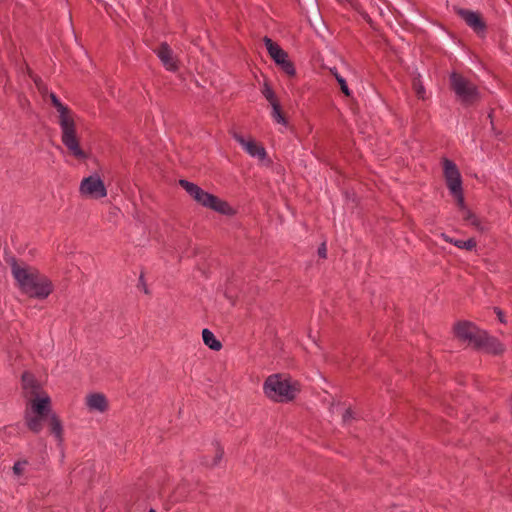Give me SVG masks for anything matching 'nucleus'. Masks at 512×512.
<instances>
[{"label":"nucleus","mask_w":512,"mask_h":512,"mask_svg":"<svg viewBox=\"0 0 512 512\" xmlns=\"http://www.w3.org/2000/svg\"><path fill=\"white\" fill-rule=\"evenodd\" d=\"M11 272L20 290L31 298L46 299L54 290L52 281L36 268L20 265L16 259L10 262Z\"/></svg>","instance_id":"f257e3e1"},{"label":"nucleus","mask_w":512,"mask_h":512,"mask_svg":"<svg viewBox=\"0 0 512 512\" xmlns=\"http://www.w3.org/2000/svg\"><path fill=\"white\" fill-rule=\"evenodd\" d=\"M51 104L58 112V124L61 129V141L69 153L76 159L83 160L87 154L80 146V140L77 135L75 113L64 105L55 93L48 94Z\"/></svg>","instance_id":"f03ea898"},{"label":"nucleus","mask_w":512,"mask_h":512,"mask_svg":"<svg viewBox=\"0 0 512 512\" xmlns=\"http://www.w3.org/2000/svg\"><path fill=\"white\" fill-rule=\"evenodd\" d=\"M179 185L201 206L218 212L222 215H233L235 211L227 201L204 191L198 185L185 180H179Z\"/></svg>","instance_id":"7ed1b4c3"},{"label":"nucleus","mask_w":512,"mask_h":512,"mask_svg":"<svg viewBox=\"0 0 512 512\" xmlns=\"http://www.w3.org/2000/svg\"><path fill=\"white\" fill-rule=\"evenodd\" d=\"M265 395L274 402H290L294 400L299 389L296 383L281 374H273L266 378L263 384Z\"/></svg>","instance_id":"20e7f679"},{"label":"nucleus","mask_w":512,"mask_h":512,"mask_svg":"<svg viewBox=\"0 0 512 512\" xmlns=\"http://www.w3.org/2000/svg\"><path fill=\"white\" fill-rule=\"evenodd\" d=\"M449 80L451 90L463 105L471 106L480 100L477 86L460 73L452 72Z\"/></svg>","instance_id":"39448f33"},{"label":"nucleus","mask_w":512,"mask_h":512,"mask_svg":"<svg viewBox=\"0 0 512 512\" xmlns=\"http://www.w3.org/2000/svg\"><path fill=\"white\" fill-rule=\"evenodd\" d=\"M455 336L462 342L476 349L480 343L484 330L479 329L474 323L469 321H459L454 325Z\"/></svg>","instance_id":"423d86ee"},{"label":"nucleus","mask_w":512,"mask_h":512,"mask_svg":"<svg viewBox=\"0 0 512 512\" xmlns=\"http://www.w3.org/2000/svg\"><path fill=\"white\" fill-rule=\"evenodd\" d=\"M79 192L82 196L91 199L106 197L107 189L99 175L93 174L82 179Z\"/></svg>","instance_id":"0eeeda50"},{"label":"nucleus","mask_w":512,"mask_h":512,"mask_svg":"<svg viewBox=\"0 0 512 512\" xmlns=\"http://www.w3.org/2000/svg\"><path fill=\"white\" fill-rule=\"evenodd\" d=\"M443 173L448 189L451 191H458L462 188V178L456 164L447 159H443Z\"/></svg>","instance_id":"6e6552de"},{"label":"nucleus","mask_w":512,"mask_h":512,"mask_svg":"<svg viewBox=\"0 0 512 512\" xmlns=\"http://www.w3.org/2000/svg\"><path fill=\"white\" fill-rule=\"evenodd\" d=\"M230 134L235 141H237L245 151L252 157H256L259 160H264L267 156L265 148L258 144L252 138L246 140L240 133L235 130H230Z\"/></svg>","instance_id":"1a4fd4ad"},{"label":"nucleus","mask_w":512,"mask_h":512,"mask_svg":"<svg viewBox=\"0 0 512 512\" xmlns=\"http://www.w3.org/2000/svg\"><path fill=\"white\" fill-rule=\"evenodd\" d=\"M456 13L478 35L484 34L486 32L487 26L480 13L463 8H457Z\"/></svg>","instance_id":"9d476101"},{"label":"nucleus","mask_w":512,"mask_h":512,"mask_svg":"<svg viewBox=\"0 0 512 512\" xmlns=\"http://www.w3.org/2000/svg\"><path fill=\"white\" fill-rule=\"evenodd\" d=\"M475 350H483L492 355H501L505 351V348L497 338L489 336L488 333L484 331L480 343Z\"/></svg>","instance_id":"9b49d317"},{"label":"nucleus","mask_w":512,"mask_h":512,"mask_svg":"<svg viewBox=\"0 0 512 512\" xmlns=\"http://www.w3.org/2000/svg\"><path fill=\"white\" fill-rule=\"evenodd\" d=\"M155 53L167 70L176 71L178 69L177 62L173 57V52L166 42L161 43L155 50Z\"/></svg>","instance_id":"f8f14e48"},{"label":"nucleus","mask_w":512,"mask_h":512,"mask_svg":"<svg viewBox=\"0 0 512 512\" xmlns=\"http://www.w3.org/2000/svg\"><path fill=\"white\" fill-rule=\"evenodd\" d=\"M30 408L32 413L43 417H48L49 414L53 413L51 411V400L48 395L42 398L35 396V398L30 401Z\"/></svg>","instance_id":"ddd939ff"},{"label":"nucleus","mask_w":512,"mask_h":512,"mask_svg":"<svg viewBox=\"0 0 512 512\" xmlns=\"http://www.w3.org/2000/svg\"><path fill=\"white\" fill-rule=\"evenodd\" d=\"M86 404L90 410L105 412L108 409V401L102 393H93L88 395Z\"/></svg>","instance_id":"4468645a"},{"label":"nucleus","mask_w":512,"mask_h":512,"mask_svg":"<svg viewBox=\"0 0 512 512\" xmlns=\"http://www.w3.org/2000/svg\"><path fill=\"white\" fill-rule=\"evenodd\" d=\"M273 61L287 76L294 77L296 75L294 63L289 59L286 51H284L281 56L275 57Z\"/></svg>","instance_id":"2eb2a0df"},{"label":"nucleus","mask_w":512,"mask_h":512,"mask_svg":"<svg viewBox=\"0 0 512 512\" xmlns=\"http://www.w3.org/2000/svg\"><path fill=\"white\" fill-rule=\"evenodd\" d=\"M48 424L51 434L57 439L59 443H62L63 438V425L62 421L56 413H51L48 416Z\"/></svg>","instance_id":"dca6fc26"},{"label":"nucleus","mask_w":512,"mask_h":512,"mask_svg":"<svg viewBox=\"0 0 512 512\" xmlns=\"http://www.w3.org/2000/svg\"><path fill=\"white\" fill-rule=\"evenodd\" d=\"M22 387L24 390H29L34 396H39L40 384L32 373L24 372L22 374Z\"/></svg>","instance_id":"f3484780"},{"label":"nucleus","mask_w":512,"mask_h":512,"mask_svg":"<svg viewBox=\"0 0 512 512\" xmlns=\"http://www.w3.org/2000/svg\"><path fill=\"white\" fill-rule=\"evenodd\" d=\"M44 418L45 417L40 415H31V413L28 410L25 411V424L27 428L35 434L40 433V431L42 430V420Z\"/></svg>","instance_id":"a211bd4d"},{"label":"nucleus","mask_w":512,"mask_h":512,"mask_svg":"<svg viewBox=\"0 0 512 512\" xmlns=\"http://www.w3.org/2000/svg\"><path fill=\"white\" fill-rule=\"evenodd\" d=\"M223 455H224V449L218 442H216L215 443V456L211 460L207 456H204L202 458L201 463H202V465H204L206 467L213 468L221 462Z\"/></svg>","instance_id":"6ab92c4d"},{"label":"nucleus","mask_w":512,"mask_h":512,"mask_svg":"<svg viewBox=\"0 0 512 512\" xmlns=\"http://www.w3.org/2000/svg\"><path fill=\"white\" fill-rule=\"evenodd\" d=\"M202 339L206 346H208L211 350L219 351L222 348V344L219 340L216 339L214 334L207 328L202 331Z\"/></svg>","instance_id":"aec40b11"},{"label":"nucleus","mask_w":512,"mask_h":512,"mask_svg":"<svg viewBox=\"0 0 512 512\" xmlns=\"http://www.w3.org/2000/svg\"><path fill=\"white\" fill-rule=\"evenodd\" d=\"M263 42L266 46L268 54L273 60L275 59V57L281 56L282 53L285 51L276 42L272 41V39L267 36L263 38Z\"/></svg>","instance_id":"412c9836"},{"label":"nucleus","mask_w":512,"mask_h":512,"mask_svg":"<svg viewBox=\"0 0 512 512\" xmlns=\"http://www.w3.org/2000/svg\"><path fill=\"white\" fill-rule=\"evenodd\" d=\"M463 220L474 226L478 230H482L481 221L479 218L469 209H464Z\"/></svg>","instance_id":"4be33fe9"},{"label":"nucleus","mask_w":512,"mask_h":512,"mask_svg":"<svg viewBox=\"0 0 512 512\" xmlns=\"http://www.w3.org/2000/svg\"><path fill=\"white\" fill-rule=\"evenodd\" d=\"M271 106H272V117L274 118V120L277 123L286 126L287 125V120H286L285 116L282 113L281 106H280L279 102L272 103Z\"/></svg>","instance_id":"5701e85b"},{"label":"nucleus","mask_w":512,"mask_h":512,"mask_svg":"<svg viewBox=\"0 0 512 512\" xmlns=\"http://www.w3.org/2000/svg\"><path fill=\"white\" fill-rule=\"evenodd\" d=\"M330 71L333 74V76L335 77V79L337 80L338 84L340 85V89H341L342 93L345 96H350L351 91L347 85L346 80L338 73L336 68H333Z\"/></svg>","instance_id":"b1692460"},{"label":"nucleus","mask_w":512,"mask_h":512,"mask_svg":"<svg viewBox=\"0 0 512 512\" xmlns=\"http://www.w3.org/2000/svg\"><path fill=\"white\" fill-rule=\"evenodd\" d=\"M477 243L474 238H470L468 240H455L454 246L460 249H465L468 251L473 250L476 247Z\"/></svg>","instance_id":"393cba45"},{"label":"nucleus","mask_w":512,"mask_h":512,"mask_svg":"<svg viewBox=\"0 0 512 512\" xmlns=\"http://www.w3.org/2000/svg\"><path fill=\"white\" fill-rule=\"evenodd\" d=\"M262 94L269 101V103L271 105H272V103L278 102L273 89L267 83L264 84Z\"/></svg>","instance_id":"a878e982"},{"label":"nucleus","mask_w":512,"mask_h":512,"mask_svg":"<svg viewBox=\"0 0 512 512\" xmlns=\"http://www.w3.org/2000/svg\"><path fill=\"white\" fill-rule=\"evenodd\" d=\"M450 193L455 197L457 204L460 207V209L462 210V212H464V209H468L465 206V202H464L463 188L458 189V191H451Z\"/></svg>","instance_id":"bb28decb"},{"label":"nucleus","mask_w":512,"mask_h":512,"mask_svg":"<svg viewBox=\"0 0 512 512\" xmlns=\"http://www.w3.org/2000/svg\"><path fill=\"white\" fill-rule=\"evenodd\" d=\"M413 88H414L418 98L424 99L425 89H424V86L422 85V83L420 82V80L415 79L413 81Z\"/></svg>","instance_id":"cd10ccee"},{"label":"nucleus","mask_w":512,"mask_h":512,"mask_svg":"<svg viewBox=\"0 0 512 512\" xmlns=\"http://www.w3.org/2000/svg\"><path fill=\"white\" fill-rule=\"evenodd\" d=\"M28 464L26 460L23 461H17L13 465V472L15 475L20 476L23 474L24 467Z\"/></svg>","instance_id":"c85d7f7f"},{"label":"nucleus","mask_w":512,"mask_h":512,"mask_svg":"<svg viewBox=\"0 0 512 512\" xmlns=\"http://www.w3.org/2000/svg\"><path fill=\"white\" fill-rule=\"evenodd\" d=\"M318 256L322 259H326L327 258V248H326V243L323 242L319 248H318Z\"/></svg>","instance_id":"c756f323"},{"label":"nucleus","mask_w":512,"mask_h":512,"mask_svg":"<svg viewBox=\"0 0 512 512\" xmlns=\"http://www.w3.org/2000/svg\"><path fill=\"white\" fill-rule=\"evenodd\" d=\"M342 418H343V421L346 423V422L350 421L351 419L355 418L354 412L350 408H348L343 413Z\"/></svg>","instance_id":"7c9ffc66"},{"label":"nucleus","mask_w":512,"mask_h":512,"mask_svg":"<svg viewBox=\"0 0 512 512\" xmlns=\"http://www.w3.org/2000/svg\"><path fill=\"white\" fill-rule=\"evenodd\" d=\"M29 76L33 80V82L35 83L37 88H39L42 84H44L42 79L39 76H37L36 74L29 72Z\"/></svg>","instance_id":"2f4dec72"},{"label":"nucleus","mask_w":512,"mask_h":512,"mask_svg":"<svg viewBox=\"0 0 512 512\" xmlns=\"http://www.w3.org/2000/svg\"><path fill=\"white\" fill-rule=\"evenodd\" d=\"M494 311H495V313H496V315H497V317H498L499 321H500L501 323H505L506 321H505V316H504L503 311H502L500 308H498V307H495V308H494Z\"/></svg>","instance_id":"473e14b6"},{"label":"nucleus","mask_w":512,"mask_h":512,"mask_svg":"<svg viewBox=\"0 0 512 512\" xmlns=\"http://www.w3.org/2000/svg\"><path fill=\"white\" fill-rule=\"evenodd\" d=\"M39 93L42 95V96H45V95H48V88L47 86L44 84H42L39 88H37Z\"/></svg>","instance_id":"72a5a7b5"},{"label":"nucleus","mask_w":512,"mask_h":512,"mask_svg":"<svg viewBox=\"0 0 512 512\" xmlns=\"http://www.w3.org/2000/svg\"><path fill=\"white\" fill-rule=\"evenodd\" d=\"M441 236H442V238H443L446 242L451 243V244H453V245H454V242H455V240H456V239H453V238L449 237L448 235H446V234H444V233H443Z\"/></svg>","instance_id":"f704fd0d"},{"label":"nucleus","mask_w":512,"mask_h":512,"mask_svg":"<svg viewBox=\"0 0 512 512\" xmlns=\"http://www.w3.org/2000/svg\"><path fill=\"white\" fill-rule=\"evenodd\" d=\"M363 18L369 23H372L370 16L367 13H362Z\"/></svg>","instance_id":"c9c22d12"},{"label":"nucleus","mask_w":512,"mask_h":512,"mask_svg":"<svg viewBox=\"0 0 512 512\" xmlns=\"http://www.w3.org/2000/svg\"><path fill=\"white\" fill-rule=\"evenodd\" d=\"M488 118L490 119L491 125L493 126V109H491V111L489 112Z\"/></svg>","instance_id":"e433bc0d"},{"label":"nucleus","mask_w":512,"mask_h":512,"mask_svg":"<svg viewBox=\"0 0 512 512\" xmlns=\"http://www.w3.org/2000/svg\"><path fill=\"white\" fill-rule=\"evenodd\" d=\"M149 512H156L154 509H150Z\"/></svg>","instance_id":"4c0bfd02"}]
</instances>
